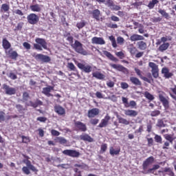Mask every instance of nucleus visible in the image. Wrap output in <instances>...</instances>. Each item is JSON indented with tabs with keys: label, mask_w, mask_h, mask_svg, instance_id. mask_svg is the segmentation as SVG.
I'll return each mask as SVG.
<instances>
[{
	"label": "nucleus",
	"mask_w": 176,
	"mask_h": 176,
	"mask_svg": "<svg viewBox=\"0 0 176 176\" xmlns=\"http://www.w3.org/2000/svg\"><path fill=\"white\" fill-rule=\"evenodd\" d=\"M121 88L123 89V90H125V89H129V84L125 82H122L120 83Z\"/></svg>",
	"instance_id": "64"
},
{
	"label": "nucleus",
	"mask_w": 176,
	"mask_h": 176,
	"mask_svg": "<svg viewBox=\"0 0 176 176\" xmlns=\"http://www.w3.org/2000/svg\"><path fill=\"white\" fill-rule=\"evenodd\" d=\"M116 56H117V57H119L120 60H123V58H124V53H123V52L122 51L116 52Z\"/></svg>",
	"instance_id": "61"
},
{
	"label": "nucleus",
	"mask_w": 176,
	"mask_h": 176,
	"mask_svg": "<svg viewBox=\"0 0 176 176\" xmlns=\"http://www.w3.org/2000/svg\"><path fill=\"white\" fill-rule=\"evenodd\" d=\"M153 162H155V157H153V156L148 157L147 159H146L142 164L143 170L146 171V170H148V167H149V166H151Z\"/></svg>",
	"instance_id": "13"
},
{
	"label": "nucleus",
	"mask_w": 176,
	"mask_h": 176,
	"mask_svg": "<svg viewBox=\"0 0 176 176\" xmlns=\"http://www.w3.org/2000/svg\"><path fill=\"white\" fill-rule=\"evenodd\" d=\"M170 47V43H164L162 45H161L159 48L158 50L160 52H165V50H167L168 49V47Z\"/></svg>",
	"instance_id": "38"
},
{
	"label": "nucleus",
	"mask_w": 176,
	"mask_h": 176,
	"mask_svg": "<svg viewBox=\"0 0 176 176\" xmlns=\"http://www.w3.org/2000/svg\"><path fill=\"white\" fill-rule=\"evenodd\" d=\"M54 111L60 116H63V115H65V109H64L63 107L60 105L55 106Z\"/></svg>",
	"instance_id": "29"
},
{
	"label": "nucleus",
	"mask_w": 176,
	"mask_h": 176,
	"mask_svg": "<svg viewBox=\"0 0 176 176\" xmlns=\"http://www.w3.org/2000/svg\"><path fill=\"white\" fill-rule=\"evenodd\" d=\"M164 137L165 140H166V141H169L170 144H173V142H174V140H175V138H173V135H170V134H165Z\"/></svg>",
	"instance_id": "43"
},
{
	"label": "nucleus",
	"mask_w": 176,
	"mask_h": 176,
	"mask_svg": "<svg viewBox=\"0 0 176 176\" xmlns=\"http://www.w3.org/2000/svg\"><path fill=\"white\" fill-rule=\"evenodd\" d=\"M74 167H78L79 168H81L82 170H86V168H89V166H87L85 164H75Z\"/></svg>",
	"instance_id": "45"
},
{
	"label": "nucleus",
	"mask_w": 176,
	"mask_h": 176,
	"mask_svg": "<svg viewBox=\"0 0 176 176\" xmlns=\"http://www.w3.org/2000/svg\"><path fill=\"white\" fill-rule=\"evenodd\" d=\"M35 42L36 43L33 44V46L36 50L42 51L43 49L47 50V42H46L45 38H36Z\"/></svg>",
	"instance_id": "2"
},
{
	"label": "nucleus",
	"mask_w": 176,
	"mask_h": 176,
	"mask_svg": "<svg viewBox=\"0 0 176 176\" xmlns=\"http://www.w3.org/2000/svg\"><path fill=\"white\" fill-rule=\"evenodd\" d=\"M98 122H100V120L97 118H92L90 120L89 123H91L92 126H96L98 124Z\"/></svg>",
	"instance_id": "58"
},
{
	"label": "nucleus",
	"mask_w": 176,
	"mask_h": 176,
	"mask_svg": "<svg viewBox=\"0 0 176 176\" xmlns=\"http://www.w3.org/2000/svg\"><path fill=\"white\" fill-rule=\"evenodd\" d=\"M30 10H32V12H39L42 10V8H41V6H39V4H34L30 6Z\"/></svg>",
	"instance_id": "37"
},
{
	"label": "nucleus",
	"mask_w": 176,
	"mask_h": 176,
	"mask_svg": "<svg viewBox=\"0 0 176 176\" xmlns=\"http://www.w3.org/2000/svg\"><path fill=\"white\" fill-rule=\"evenodd\" d=\"M86 25V22L85 21H82L81 22H78L76 23V27L78 30H82L83 27Z\"/></svg>",
	"instance_id": "49"
},
{
	"label": "nucleus",
	"mask_w": 176,
	"mask_h": 176,
	"mask_svg": "<svg viewBox=\"0 0 176 176\" xmlns=\"http://www.w3.org/2000/svg\"><path fill=\"white\" fill-rule=\"evenodd\" d=\"M22 156L25 159L23 160V163L26 164L27 167L30 168L32 171H34V173H38V170L32 164H31V161H30V157L28 155H25V154H22Z\"/></svg>",
	"instance_id": "5"
},
{
	"label": "nucleus",
	"mask_w": 176,
	"mask_h": 176,
	"mask_svg": "<svg viewBox=\"0 0 176 176\" xmlns=\"http://www.w3.org/2000/svg\"><path fill=\"white\" fill-rule=\"evenodd\" d=\"M28 23L31 25H35L39 23V16L35 13H30L27 16Z\"/></svg>",
	"instance_id": "4"
},
{
	"label": "nucleus",
	"mask_w": 176,
	"mask_h": 176,
	"mask_svg": "<svg viewBox=\"0 0 176 176\" xmlns=\"http://www.w3.org/2000/svg\"><path fill=\"white\" fill-rule=\"evenodd\" d=\"M118 120V123H120L121 124H124L125 126H129L130 124V121L127 120L126 118H123L120 117V116H117Z\"/></svg>",
	"instance_id": "35"
},
{
	"label": "nucleus",
	"mask_w": 176,
	"mask_h": 176,
	"mask_svg": "<svg viewBox=\"0 0 176 176\" xmlns=\"http://www.w3.org/2000/svg\"><path fill=\"white\" fill-rule=\"evenodd\" d=\"M80 140H81V141H85L87 142H94V139H93V138H91L90 135H89V134H87V133H82V135H80Z\"/></svg>",
	"instance_id": "23"
},
{
	"label": "nucleus",
	"mask_w": 176,
	"mask_h": 176,
	"mask_svg": "<svg viewBox=\"0 0 176 176\" xmlns=\"http://www.w3.org/2000/svg\"><path fill=\"white\" fill-rule=\"evenodd\" d=\"M15 108H16L18 112H19V113H23V112H24V111H27V107H24L23 105L18 104H16Z\"/></svg>",
	"instance_id": "40"
},
{
	"label": "nucleus",
	"mask_w": 176,
	"mask_h": 176,
	"mask_svg": "<svg viewBox=\"0 0 176 176\" xmlns=\"http://www.w3.org/2000/svg\"><path fill=\"white\" fill-rule=\"evenodd\" d=\"M107 149H108V144H102L100 146V151L104 153V152H107Z\"/></svg>",
	"instance_id": "56"
},
{
	"label": "nucleus",
	"mask_w": 176,
	"mask_h": 176,
	"mask_svg": "<svg viewBox=\"0 0 176 176\" xmlns=\"http://www.w3.org/2000/svg\"><path fill=\"white\" fill-rule=\"evenodd\" d=\"M170 90L172 91V93H173V94H171V93L169 94L171 98H173V100H175V101H176V85H174V87L173 88H170Z\"/></svg>",
	"instance_id": "42"
},
{
	"label": "nucleus",
	"mask_w": 176,
	"mask_h": 176,
	"mask_svg": "<svg viewBox=\"0 0 176 176\" xmlns=\"http://www.w3.org/2000/svg\"><path fill=\"white\" fill-rule=\"evenodd\" d=\"M43 105V102L39 99H36V102L30 101L25 103V107H32V108H38V107Z\"/></svg>",
	"instance_id": "20"
},
{
	"label": "nucleus",
	"mask_w": 176,
	"mask_h": 176,
	"mask_svg": "<svg viewBox=\"0 0 176 176\" xmlns=\"http://www.w3.org/2000/svg\"><path fill=\"white\" fill-rule=\"evenodd\" d=\"M2 47H3L4 50H9L10 47H12V44H10V42L8 41L7 38H4L2 40Z\"/></svg>",
	"instance_id": "30"
},
{
	"label": "nucleus",
	"mask_w": 176,
	"mask_h": 176,
	"mask_svg": "<svg viewBox=\"0 0 176 176\" xmlns=\"http://www.w3.org/2000/svg\"><path fill=\"white\" fill-rule=\"evenodd\" d=\"M91 14H92L93 19H95L96 21H100V19L101 17V11H100V10L98 9L94 10L91 12Z\"/></svg>",
	"instance_id": "28"
},
{
	"label": "nucleus",
	"mask_w": 176,
	"mask_h": 176,
	"mask_svg": "<svg viewBox=\"0 0 176 176\" xmlns=\"http://www.w3.org/2000/svg\"><path fill=\"white\" fill-rule=\"evenodd\" d=\"M134 71L140 79H142L144 82H147V83H151V80L148 79V78L144 77V76H142V72L141 70H140V69H138L137 67H135Z\"/></svg>",
	"instance_id": "21"
},
{
	"label": "nucleus",
	"mask_w": 176,
	"mask_h": 176,
	"mask_svg": "<svg viewBox=\"0 0 176 176\" xmlns=\"http://www.w3.org/2000/svg\"><path fill=\"white\" fill-rule=\"evenodd\" d=\"M29 98H30V94H28V92H23V102H25V101H28Z\"/></svg>",
	"instance_id": "57"
},
{
	"label": "nucleus",
	"mask_w": 176,
	"mask_h": 176,
	"mask_svg": "<svg viewBox=\"0 0 176 176\" xmlns=\"http://www.w3.org/2000/svg\"><path fill=\"white\" fill-rule=\"evenodd\" d=\"M111 120V116L109 114H107L103 119L101 120L100 123L98 124V127L102 129V127H107L108 123Z\"/></svg>",
	"instance_id": "16"
},
{
	"label": "nucleus",
	"mask_w": 176,
	"mask_h": 176,
	"mask_svg": "<svg viewBox=\"0 0 176 176\" xmlns=\"http://www.w3.org/2000/svg\"><path fill=\"white\" fill-rule=\"evenodd\" d=\"M162 75H164V78L165 79H170V78H173L174 76V74L173 72H170V69L168 67H163L161 71Z\"/></svg>",
	"instance_id": "17"
},
{
	"label": "nucleus",
	"mask_w": 176,
	"mask_h": 176,
	"mask_svg": "<svg viewBox=\"0 0 176 176\" xmlns=\"http://www.w3.org/2000/svg\"><path fill=\"white\" fill-rule=\"evenodd\" d=\"M158 13H160V14H161L162 16V17H164L166 20L171 19V16H170V14H168V12H166V10L160 9L158 10Z\"/></svg>",
	"instance_id": "34"
},
{
	"label": "nucleus",
	"mask_w": 176,
	"mask_h": 176,
	"mask_svg": "<svg viewBox=\"0 0 176 176\" xmlns=\"http://www.w3.org/2000/svg\"><path fill=\"white\" fill-rule=\"evenodd\" d=\"M144 96L147 100H149V101H153V100H155V96H153V95H152V94L149 93L148 91L144 93Z\"/></svg>",
	"instance_id": "39"
},
{
	"label": "nucleus",
	"mask_w": 176,
	"mask_h": 176,
	"mask_svg": "<svg viewBox=\"0 0 176 176\" xmlns=\"http://www.w3.org/2000/svg\"><path fill=\"white\" fill-rule=\"evenodd\" d=\"M75 64L77 65L78 68H79V69H80V71L85 74H90V72L93 71V67L85 62L79 63L76 61Z\"/></svg>",
	"instance_id": "3"
},
{
	"label": "nucleus",
	"mask_w": 176,
	"mask_h": 176,
	"mask_svg": "<svg viewBox=\"0 0 176 176\" xmlns=\"http://www.w3.org/2000/svg\"><path fill=\"white\" fill-rule=\"evenodd\" d=\"M7 56L12 60H17L19 54L16 51H13V49H10L8 52H6Z\"/></svg>",
	"instance_id": "22"
},
{
	"label": "nucleus",
	"mask_w": 176,
	"mask_h": 176,
	"mask_svg": "<svg viewBox=\"0 0 176 176\" xmlns=\"http://www.w3.org/2000/svg\"><path fill=\"white\" fill-rule=\"evenodd\" d=\"M148 67L151 68V72L153 78H155V79H157V78H159V66H157L155 63L149 62Z\"/></svg>",
	"instance_id": "6"
},
{
	"label": "nucleus",
	"mask_w": 176,
	"mask_h": 176,
	"mask_svg": "<svg viewBox=\"0 0 176 176\" xmlns=\"http://www.w3.org/2000/svg\"><path fill=\"white\" fill-rule=\"evenodd\" d=\"M154 140L155 142H157L158 144H162L163 139L162 138V136L159 135H155Z\"/></svg>",
	"instance_id": "51"
},
{
	"label": "nucleus",
	"mask_w": 176,
	"mask_h": 176,
	"mask_svg": "<svg viewBox=\"0 0 176 176\" xmlns=\"http://www.w3.org/2000/svg\"><path fill=\"white\" fill-rule=\"evenodd\" d=\"M160 168V166L155 164L153 166V168L148 169L147 173L148 174H155V170H159Z\"/></svg>",
	"instance_id": "41"
},
{
	"label": "nucleus",
	"mask_w": 176,
	"mask_h": 176,
	"mask_svg": "<svg viewBox=\"0 0 176 176\" xmlns=\"http://www.w3.org/2000/svg\"><path fill=\"white\" fill-rule=\"evenodd\" d=\"M56 140L59 144L61 145H65L67 144V141L65 138L63 137H58L56 138Z\"/></svg>",
	"instance_id": "44"
},
{
	"label": "nucleus",
	"mask_w": 176,
	"mask_h": 176,
	"mask_svg": "<svg viewBox=\"0 0 176 176\" xmlns=\"http://www.w3.org/2000/svg\"><path fill=\"white\" fill-rule=\"evenodd\" d=\"M91 42L94 45H105V41L101 37H93Z\"/></svg>",
	"instance_id": "25"
},
{
	"label": "nucleus",
	"mask_w": 176,
	"mask_h": 176,
	"mask_svg": "<svg viewBox=\"0 0 176 176\" xmlns=\"http://www.w3.org/2000/svg\"><path fill=\"white\" fill-rule=\"evenodd\" d=\"M36 120L38 122H41V123H46V122L47 121V118H46V117H38L36 118Z\"/></svg>",
	"instance_id": "60"
},
{
	"label": "nucleus",
	"mask_w": 176,
	"mask_h": 176,
	"mask_svg": "<svg viewBox=\"0 0 176 176\" xmlns=\"http://www.w3.org/2000/svg\"><path fill=\"white\" fill-rule=\"evenodd\" d=\"M103 54L109 58V60H111V61H114V63H118L119 61V59H118L116 57H115L111 52L108 51H103Z\"/></svg>",
	"instance_id": "27"
},
{
	"label": "nucleus",
	"mask_w": 176,
	"mask_h": 176,
	"mask_svg": "<svg viewBox=\"0 0 176 176\" xmlns=\"http://www.w3.org/2000/svg\"><path fill=\"white\" fill-rule=\"evenodd\" d=\"M110 67L111 68H113V69H116L117 71H119L120 72H123V74H129V69L124 67L122 65H116L113 63L109 64Z\"/></svg>",
	"instance_id": "11"
},
{
	"label": "nucleus",
	"mask_w": 176,
	"mask_h": 176,
	"mask_svg": "<svg viewBox=\"0 0 176 176\" xmlns=\"http://www.w3.org/2000/svg\"><path fill=\"white\" fill-rule=\"evenodd\" d=\"M129 79H130V82L132 83V85H134L135 86H142V82L137 77L131 76V77H130Z\"/></svg>",
	"instance_id": "32"
},
{
	"label": "nucleus",
	"mask_w": 176,
	"mask_h": 176,
	"mask_svg": "<svg viewBox=\"0 0 176 176\" xmlns=\"http://www.w3.org/2000/svg\"><path fill=\"white\" fill-rule=\"evenodd\" d=\"M109 153L111 156H118V155L120 154V146H118L117 148H113V146H110L109 148Z\"/></svg>",
	"instance_id": "24"
},
{
	"label": "nucleus",
	"mask_w": 176,
	"mask_h": 176,
	"mask_svg": "<svg viewBox=\"0 0 176 176\" xmlns=\"http://www.w3.org/2000/svg\"><path fill=\"white\" fill-rule=\"evenodd\" d=\"M147 146L151 147V146H153V138H147Z\"/></svg>",
	"instance_id": "62"
},
{
	"label": "nucleus",
	"mask_w": 176,
	"mask_h": 176,
	"mask_svg": "<svg viewBox=\"0 0 176 176\" xmlns=\"http://www.w3.org/2000/svg\"><path fill=\"white\" fill-rule=\"evenodd\" d=\"M92 76L94 78H96V79H99L100 80H102V79H105V75L102 74V73L100 72H93Z\"/></svg>",
	"instance_id": "33"
},
{
	"label": "nucleus",
	"mask_w": 176,
	"mask_h": 176,
	"mask_svg": "<svg viewBox=\"0 0 176 176\" xmlns=\"http://www.w3.org/2000/svg\"><path fill=\"white\" fill-rule=\"evenodd\" d=\"M124 115L130 116V118H135L138 115V111L132 109L124 110Z\"/></svg>",
	"instance_id": "26"
},
{
	"label": "nucleus",
	"mask_w": 176,
	"mask_h": 176,
	"mask_svg": "<svg viewBox=\"0 0 176 176\" xmlns=\"http://www.w3.org/2000/svg\"><path fill=\"white\" fill-rule=\"evenodd\" d=\"M150 115L153 118H155L156 116H159V115H160V111H159V110H154V111L151 112Z\"/></svg>",
	"instance_id": "55"
},
{
	"label": "nucleus",
	"mask_w": 176,
	"mask_h": 176,
	"mask_svg": "<svg viewBox=\"0 0 176 176\" xmlns=\"http://www.w3.org/2000/svg\"><path fill=\"white\" fill-rule=\"evenodd\" d=\"M137 45L140 50H146V43L143 41H139L137 43Z\"/></svg>",
	"instance_id": "36"
},
{
	"label": "nucleus",
	"mask_w": 176,
	"mask_h": 176,
	"mask_svg": "<svg viewBox=\"0 0 176 176\" xmlns=\"http://www.w3.org/2000/svg\"><path fill=\"white\" fill-rule=\"evenodd\" d=\"M164 171H165V173H167L166 174L168 175L175 176V173H174L171 168H164Z\"/></svg>",
	"instance_id": "47"
},
{
	"label": "nucleus",
	"mask_w": 176,
	"mask_h": 176,
	"mask_svg": "<svg viewBox=\"0 0 176 176\" xmlns=\"http://www.w3.org/2000/svg\"><path fill=\"white\" fill-rule=\"evenodd\" d=\"M109 39L111 41L113 47H118V44L116 43V39L115 38V36H110Z\"/></svg>",
	"instance_id": "46"
},
{
	"label": "nucleus",
	"mask_w": 176,
	"mask_h": 176,
	"mask_svg": "<svg viewBox=\"0 0 176 176\" xmlns=\"http://www.w3.org/2000/svg\"><path fill=\"white\" fill-rule=\"evenodd\" d=\"M144 39H145V38H144V36H141L137 34H133L130 37V41H131V42H136L137 41H144Z\"/></svg>",
	"instance_id": "31"
},
{
	"label": "nucleus",
	"mask_w": 176,
	"mask_h": 176,
	"mask_svg": "<svg viewBox=\"0 0 176 176\" xmlns=\"http://www.w3.org/2000/svg\"><path fill=\"white\" fill-rule=\"evenodd\" d=\"M34 58L36 60H39L40 61H42V63H50V61H52V58H50V56L42 54H37L34 56Z\"/></svg>",
	"instance_id": "12"
},
{
	"label": "nucleus",
	"mask_w": 176,
	"mask_h": 176,
	"mask_svg": "<svg viewBox=\"0 0 176 176\" xmlns=\"http://www.w3.org/2000/svg\"><path fill=\"white\" fill-rule=\"evenodd\" d=\"M74 126L78 131H82V133L87 131V126H86V124L80 121L75 122Z\"/></svg>",
	"instance_id": "9"
},
{
	"label": "nucleus",
	"mask_w": 176,
	"mask_h": 176,
	"mask_svg": "<svg viewBox=\"0 0 176 176\" xmlns=\"http://www.w3.org/2000/svg\"><path fill=\"white\" fill-rule=\"evenodd\" d=\"M122 104H124L125 108H135L137 107V102L134 100H131L129 103V99L127 98H122Z\"/></svg>",
	"instance_id": "10"
},
{
	"label": "nucleus",
	"mask_w": 176,
	"mask_h": 176,
	"mask_svg": "<svg viewBox=\"0 0 176 176\" xmlns=\"http://www.w3.org/2000/svg\"><path fill=\"white\" fill-rule=\"evenodd\" d=\"M22 171L23 174H25L26 175H30V174H31V171H30V168L27 166H23L22 168Z\"/></svg>",
	"instance_id": "52"
},
{
	"label": "nucleus",
	"mask_w": 176,
	"mask_h": 176,
	"mask_svg": "<svg viewBox=\"0 0 176 176\" xmlns=\"http://www.w3.org/2000/svg\"><path fill=\"white\" fill-rule=\"evenodd\" d=\"M3 89L7 96H14L17 93V89H16V88L12 87L6 84L3 85Z\"/></svg>",
	"instance_id": "8"
},
{
	"label": "nucleus",
	"mask_w": 176,
	"mask_h": 176,
	"mask_svg": "<svg viewBox=\"0 0 176 176\" xmlns=\"http://www.w3.org/2000/svg\"><path fill=\"white\" fill-rule=\"evenodd\" d=\"M52 90H54V87L48 85L43 88L42 94H44L46 97H53V94H50Z\"/></svg>",
	"instance_id": "19"
},
{
	"label": "nucleus",
	"mask_w": 176,
	"mask_h": 176,
	"mask_svg": "<svg viewBox=\"0 0 176 176\" xmlns=\"http://www.w3.org/2000/svg\"><path fill=\"white\" fill-rule=\"evenodd\" d=\"M0 10L2 13H8V14H6L5 16L7 19H9V11L10 10V4H9V3H3L0 7Z\"/></svg>",
	"instance_id": "14"
},
{
	"label": "nucleus",
	"mask_w": 176,
	"mask_h": 176,
	"mask_svg": "<svg viewBox=\"0 0 176 176\" xmlns=\"http://www.w3.org/2000/svg\"><path fill=\"white\" fill-rule=\"evenodd\" d=\"M6 116V113H5V112L0 111V123H2V122H5Z\"/></svg>",
	"instance_id": "53"
},
{
	"label": "nucleus",
	"mask_w": 176,
	"mask_h": 176,
	"mask_svg": "<svg viewBox=\"0 0 176 176\" xmlns=\"http://www.w3.org/2000/svg\"><path fill=\"white\" fill-rule=\"evenodd\" d=\"M159 100L162 102L165 109H168V108H170V102L168 101V99L164 97L162 94H159Z\"/></svg>",
	"instance_id": "15"
},
{
	"label": "nucleus",
	"mask_w": 176,
	"mask_h": 176,
	"mask_svg": "<svg viewBox=\"0 0 176 176\" xmlns=\"http://www.w3.org/2000/svg\"><path fill=\"white\" fill-rule=\"evenodd\" d=\"M67 68L70 69V71H76V67L72 63H67Z\"/></svg>",
	"instance_id": "54"
},
{
	"label": "nucleus",
	"mask_w": 176,
	"mask_h": 176,
	"mask_svg": "<svg viewBox=\"0 0 176 176\" xmlns=\"http://www.w3.org/2000/svg\"><path fill=\"white\" fill-rule=\"evenodd\" d=\"M24 25V23L19 22L17 25L15 27L14 31H21L23 30V27Z\"/></svg>",
	"instance_id": "50"
},
{
	"label": "nucleus",
	"mask_w": 176,
	"mask_h": 176,
	"mask_svg": "<svg viewBox=\"0 0 176 176\" xmlns=\"http://www.w3.org/2000/svg\"><path fill=\"white\" fill-rule=\"evenodd\" d=\"M129 52L131 53V54L132 56H134V54H135V53H137V52H138V50H137V48L135 47H132L129 49Z\"/></svg>",
	"instance_id": "59"
},
{
	"label": "nucleus",
	"mask_w": 176,
	"mask_h": 176,
	"mask_svg": "<svg viewBox=\"0 0 176 176\" xmlns=\"http://www.w3.org/2000/svg\"><path fill=\"white\" fill-rule=\"evenodd\" d=\"M72 47H73L76 53H78L82 56H87L89 54V52L83 48V44L78 40H76L74 43L72 45Z\"/></svg>",
	"instance_id": "1"
},
{
	"label": "nucleus",
	"mask_w": 176,
	"mask_h": 176,
	"mask_svg": "<svg viewBox=\"0 0 176 176\" xmlns=\"http://www.w3.org/2000/svg\"><path fill=\"white\" fill-rule=\"evenodd\" d=\"M21 138L22 139L23 144H28L31 142V140H30V137L28 136L21 135Z\"/></svg>",
	"instance_id": "48"
},
{
	"label": "nucleus",
	"mask_w": 176,
	"mask_h": 176,
	"mask_svg": "<svg viewBox=\"0 0 176 176\" xmlns=\"http://www.w3.org/2000/svg\"><path fill=\"white\" fill-rule=\"evenodd\" d=\"M98 115H100V109L98 108L91 109L87 113V117L89 119H93V118H96Z\"/></svg>",
	"instance_id": "18"
},
{
	"label": "nucleus",
	"mask_w": 176,
	"mask_h": 176,
	"mask_svg": "<svg viewBox=\"0 0 176 176\" xmlns=\"http://www.w3.org/2000/svg\"><path fill=\"white\" fill-rule=\"evenodd\" d=\"M52 135H54V137H58L60 135V132L56 129H52L51 131Z\"/></svg>",
	"instance_id": "63"
},
{
	"label": "nucleus",
	"mask_w": 176,
	"mask_h": 176,
	"mask_svg": "<svg viewBox=\"0 0 176 176\" xmlns=\"http://www.w3.org/2000/svg\"><path fill=\"white\" fill-rule=\"evenodd\" d=\"M62 153L63 155H65V156H69V157H79V156H80V153L76 150L66 149Z\"/></svg>",
	"instance_id": "7"
}]
</instances>
